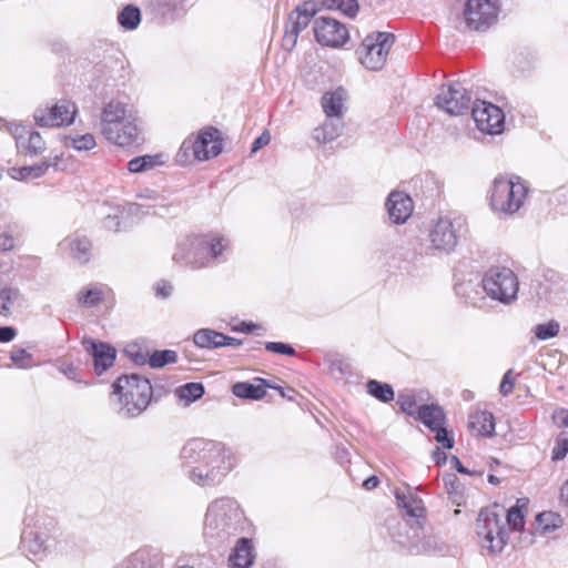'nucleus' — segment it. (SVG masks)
<instances>
[{
	"mask_svg": "<svg viewBox=\"0 0 568 568\" xmlns=\"http://www.w3.org/2000/svg\"><path fill=\"white\" fill-rule=\"evenodd\" d=\"M436 433L435 439L444 448L452 449L454 447V439L449 436L448 430L444 427V425L435 428Z\"/></svg>",
	"mask_w": 568,
	"mask_h": 568,
	"instance_id": "5fc2aeb1",
	"label": "nucleus"
},
{
	"mask_svg": "<svg viewBox=\"0 0 568 568\" xmlns=\"http://www.w3.org/2000/svg\"><path fill=\"white\" fill-rule=\"evenodd\" d=\"M388 530L393 540L407 549L410 555H433L440 552L444 548L439 538L427 531L422 523L396 520L395 525L389 523Z\"/></svg>",
	"mask_w": 568,
	"mask_h": 568,
	"instance_id": "423d86ee",
	"label": "nucleus"
},
{
	"mask_svg": "<svg viewBox=\"0 0 568 568\" xmlns=\"http://www.w3.org/2000/svg\"><path fill=\"white\" fill-rule=\"evenodd\" d=\"M397 404L399 405V408L403 413H406L407 415H417V412L415 410L416 407V398L413 394L409 393H399L397 396Z\"/></svg>",
	"mask_w": 568,
	"mask_h": 568,
	"instance_id": "8fccbe9b",
	"label": "nucleus"
},
{
	"mask_svg": "<svg viewBox=\"0 0 568 568\" xmlns=\"http://www.w3.org/2000/svg\"><path fill=\"white\" fill-rule=\"evenodd\" d=\"M138 197L141 200L158 201L159 194L153 190L143 189L138 193Z\"/></svg>",
	"mask_w": 568,
	"mask_h": 568,
	"instance_id": "0e129e2a",
	"label": "nucleus"
},
{
	"mask_svg": "<svg viewBox=\"0 0 568 568\" xmlns=\"http://www.w3.org/2000/svg\"><path fill=\"white\" fill-rule=\"evenodd\" d=\"M388 216L394 224H403L413 213V200L408 194L400 191L389 193L386 201Z\"/></svg>",
	"mask_w": 568,
	"mask_h": 568,
	"instance_id": "4be33fe9",
	"label": "nucleus"
},
{
	"mask_svg": "<svg viewBox=\"0 0 568 568\" xmlns=\"http://www.w3.org/2000/svg\"><path fill=\"white\" fill-rule=\"evenodd\" d=\"M326 121L323 125L315 128L313 131V138L318 143H327L337 139L344 128L343 118L339 116H326Z\"/></svg>",
	"mask_w": 568,
	"mask_h": 568,
	"instance_id": "cd10ccee",
	"label": "nucleus"
},
{
	"mask_svg": "<svg viewBox=\"0 0 568 568\" xmlns=\"http://www.w3.org/2000/svg\"><path fill=\"white\" fill-rule=\"evenodd\" d=\"M468 427L477 436L491 437L495 432L494 415L486 410L476 412L469 416Z\"/></svg>",
	"mask_w": 568,
	"mask_h": 568,
	"instance_id": "c85d7f7f",
	"label": "nucleus"
},
{
	"mask_svg": "<svg viewBox=\"0 0 568 568\" xmlns=\"http://www.w3.org/2000/svg\"><path fill=\"white\" fill-rule=\"evenodd\" d=\"M345 101V91L337 89L333 92H326L322 97V108L326 116H339L343 118Z\"/></svg>",
	"mask_w": 568,
	"mask_h": 568,
	"instance_id": "7c9ffc66",
	"label": "nucleus"
},
{
	"mask_svg": "<svg viewBox=\"0 0 568 568\" xmlns=\"http://www.w3.org/2000/svg\"><path fill=\"white\" fill-rule=\"evenodd\" d=\"M204 386L202 383H186L174 390L175 396L183 406H189L204 395Z\"/></svg>",
	"mask_w": 568,
	"mask_h": 568,
	"instance_id": "72a5a7b5",
	"label": "nucleus"
},
{
	"mask_svg": "<svg viewBox=\"0 0 568 568\" xmlns=\"http://www.w3.org/2000/svg\"><path fill=\"white\" fill-rule=\"evenodd\" d=\"M27 529L21 535V549L27 556H33L32 560L42 559L47 554L52 552L57 547L55 524L53 519L48 523L37 520L34 527L31 528V519L26 518Z\"/></svg>",
	"mask_w": 568,
	"mask_h": 568,
	"instance_id": "1a4fd4ad",
	"label": "nucleus"
},
{
	"mask_svg": "<svg viewBox=\"0 0 568 568\" xmlns=\"http://www.w3.org/2000/svg\"><path fill=\"white\" fill-rule=\"evenodd\" d=\"M316 13V4L313 1H305L288 16L283 37V47L292 50L297 42L300 32L306 29Z\"/></svg>",
	"mask_w": 568,
	"mask_h": 568,
	"instance_id": "a211bd4d",
	"label": "nucleus"
},
{
	"mask_svg": "<svg viewBox=\"0 0 568 568\" xmlns=\"http://www.w3.org/2000/svg\"><path fill=\"white\" fill-rule=\"evenodd\" d=\"M190 480L199 486H214L226 476L232 462L225 445L204 438L189 440L181 450Z\"/></svg>",
	"mask_w": 568,
	"mask_h": 568,
	"instance_id": "f257e3e1",
	"label": "nucleus"
},
{
	"mask_svg": "<svg viewBox=\"0 0 568 568\" xmlns=\"http://www.w3.org/2000/svg\"><path fill=\"white\" fill-rule=\"evenodd\" d=\"M536 520L542 534L551 532L562 525V518L552 511L538 514Z\"/></svg>",
	"mask_w": 568,
	"mask_h": 568,
	"instance_id": "ea45409f",
	"label": "nucleus"
},
{
	"mask_svg": "<svg viewBox=\"0 0 568 568\" xmlns=\"http://www.w3.org/2000/svg\"><path fill=\"white\" fill-rule=\"evenodd\" d=\"M433 456H434V459L437 465H442V464L446 463L447 455L445 452L440 450L439 448H436Z\"/></svg>",
	"mask_w": 568,
	"mask_h": 568,
	"instance_id": "338daca9",
	"label": "nucleus"
},
{
	"mask_svg": "<svg viewBox=\"0 0 568 568\" xmlns=\"http://www.w3.org/2000/svg\"><path fill=\"white\" fill-rule=\"evenodd\" d=\"M568 454V436H559L551 452L552 460H562Z\"/></svg>",
	"mask_w": 568,
	"mask_h": 568,
	"instance_id": "3c124183",
	"label": "nucleus"
},
{
	"mask_svg": "<svg viewBox=\"0 0 568 568\" xmlns=\"http://www.w3.org/2000/svg\"><path fill=\"white\" fill-rule=\"evenodd\" d=\"M160 163V155H142L130 160L128 162V169L132 173H140L148 171Z\"/></svg>",
	"mask_w": 568,
	"mask_h": 568,
	"instance_id": "a19ab883",
	"label": "nucleus"
},
{
	"mask_svg": "<svg viewBox=\"0 0 568 568\" xmlns=\"http://www.w3.org/2000/svg\"><path fill=\"white\" fill-rule=\"evenodd\" d=\"M395 497L398 507L405 511V516L402 520H409L410 524H420L425 515V506L422 498L410 489L395 491Z\"/></svg>",
	"mask_w": 568,
	"mask_h": 568,
	"instance_id": "412c9836",
	"label": "nucleus"
},
{
	"mask_svg": "<svg viewBox=\"0 0 568 568\" xmlns=\"http://www.w3.org/2000/svg\"><path fill=\"white\" fill-rule=\"evenodd\" d=\"M51 165H53V163L50 160H44L33 165L12 168L10 172L12 179L26 181L44 175Z\"/></svg>",
	"mask_w": 568,
	"mask_h": 568,
	"instance_id": "2f4dec72",
	"label": "nucleus"
},
{
	"mask_svg": "<svg viewBox=\"0 0 568 568\" xmlns=\"http://www.w3.org/2000/svg\"><path fill=\"white\" fill-rule=\"evenodd\" d=\"M82 345L93 359L97 375L103 374L114 364L116 351L111 345L92 338H84Z\"/></svg>",
	"mask_w": 568,
	"mask_h": 568,
	"instance_id": "aec40b11",
	"label": "nucleus"
},
{
	"mask_svg": "<svg viewBox=\"0 0 568 568\" xmlns=\"http://www.w3.org/2000/svg\"><path fill=\"white\" fill-rule=\"evenodd\" d=\"M16 334V329L12 326H0V343L11 342Z\"/></svg>",
	"mask_w": 568,
	"mask_h": 568,
	"instance_id": "052dcab7",
	"label": "nucleus"
},
{
	"mask_svg": "<svg viewBox=\"0 0 568 568\" xmlns=\"http://www.w3.org/2000/svg\"><path fill=\"white\" fill-rule=\"evenodd\" d=\"M471 115L476 126L487 134H499L504 130L505 114L497 105L477 100L473 103Z\"/></svg>",
	"mask_w": 568,
	"mask_h": 568,
	"instance_id": "dca6fc26",
	"label": "nucleus"
},
{
	"mask_svg": "<svg viewBox=\"0 0 568 568\" xmlns=\"http://www.w3.org/2000/svg\"><path fill=\"white\" fill-rule=\"evenodd\" d=\"M456 295L467 305L477 308L487 306L488 296L483 290V280L480 282L462 281L455 285Z\"/></svg>",
	"mask_w": 568,
	"mask_h": 568,
	"instance_id": "5701e85b",
	"label": "nucleus"
},
{
	"mask_svg": "<svg viewBox=\"0 0 568 568\" xmlns=\"http://www.w3.org/2000/svg\"><path fill=\"white\" fill-rule=\"evenodd\" d=\"M63 144L67 148H72L77 151H89L95 145V138L91 133L85 134H69L64 136Z\"/></svg>",
	"mask_w": 568,
	"mask_h": 568,
	"instance_id": "4c0bfd02",
	"label": "nucleus"
},
{
	"mask_svg": "<svg viewBox=\"0 0 568 568\" xmlns=\"http://www.w3.org/2000/svg\"><path fill=\"white\" fill-rule=\"evenodd\" d=\"M459 219L444 216L434 221L428 231L430 246L445 254L453 252L458 243V232L462 227Z\"/></svg>",
	"mask_w": 568,
	"mask_h": 568,
	"instance_id": "f8f14e48",
	"label": "nucleus"
},
{
	"mask_svg": "<svg viewBox=\"0 0 568 568\" xmlns=\"http://www.w3.org/2000/svg\"><path fill=\"white\" fill-rule=\"evenodd\" d=\"M172 292L173 286L169 282L161 281L155 286V293L159 297L166 298L172 294Z\"/></svg>",
	"mask_w": 568,
	"mask_h": 568,
	"instance_id": "13d9d810",
	"label": "nucleus"
},
{
	"mask_svg": "<svg viewBox=\"0 0 568 568\" xmlns=\"http://www.w3.org/2000/svg\"><path fill=\"white\" fill-rule=\"evenodd\" d=\"M63 245L68 247L71 257L79 263L85 264L90 261L92 244L87 236L73 234L63 241Z\"/></svg>",
	"mask_w": 568,
	"mask_h": 568,
	"instance_id": "bb28decb",
	"label": "nucleus"
},
{
	"mask_svg": "<svg viewBox=\"0 0 568 568\" xmlns=\"http://www.w3.org/2000/svg\"><path fill=\"white\" fill-rule=\"evenodd\" d=\"M262 384L254 385L247 382H237L232 386V393L234 396L244 399L258 400L265 397L266 388L281 389L275 385H272L268 381L258 378Z\"/></svg>",
	"mask_w": 568,
	"mask_h": 568,
	"instance_id": "a878e982",
	"label": "nucleus"
},
{
	"mask_svg": "<svg viewBox=\"0 0 568 568\" xmlns=\"http://www.w3.org/2000/svg\"><path fill=\"white\" fill-rule=\"evenodd\" d=\"M255 560L254 547L248 538H240L229 556V565L233 568H250Z\"/></svg>",
	"mask_w": 568,
	"mask_h": 568,
	"instance_id": "393cba45",
	"label": "nucleus"
},
{
	"mask_svg": "<svg viewBox=\"0 0 568 568\" xmlns=\"http://www.w3.org/2000/svg\"><path fill=\"white\" fill-rule=\"evenodd\" d=\"M10 358L14 363V365L21 369H28L33 366V356L24 348L13 349L10 353Z\"/></svg>",
	"mask_w": 568,
	"mask_h": 568,
	"instance_id": "49530a36",
	"label": "nucleus"
},
{
	"mask_svg": "<svg viewBox=\"0 0 568 568\" xmlns=\"http://www.w3.org/2000/svg\"><path fill=\"white\" fill-rule=\"evenodd\" d=\"M527 193L528 187L519 178L498 176L490 189V206L496 212L513 215L523 206Z\"/></svg>",
	"mask_w": 568,
	"mask_h": 568,
	"instance_id": "6e6552de",
	"label": "nucleus"
},
{
	"mask_svg": "<svg viewBox=\"0 0 568 568\" xmlns=\"http://www.w3.org/2000/svg\"><path fill=\"white\" fill-rule=\"evenodd\" d=\"M560 500L568 506V480L562 485L560 489Z\"/></svg>",
	"mask_w": 568,
	"mask_h": 568,
	"instance_id": "774afa93",
	"label": "nucleus"
},
{
	"mask_svg": "<svg viewBox=\"0 0 568 568\" xmlns=\"http://www.w3.org/2000/svg\"><path fill=\"white\" fill-rule=\"evenodd\" d=\"M150 209H152V206L150 205H144V204H141V203H131L129 204V212L131 214H150Z\"/></svg>",
	"mask_w": 568,
	"mask_h": 568,
	"instance_id": "680f3d73",
	"label": "nucleus"
},
{
	"mask_svg": "<svg viewBox=\"0 0 568 568\" xmlns=\"http://www.w3.org/2000/svg\"><path fill=\"white\" fill-rule=\"evenodd\" d=\"M21 293L18 288L6 287L0 291V315L10 316L12 314V307L17 301H19Z\"/></svg>",
	"mask_w": 568,
	"mask_h": 568,
	"instance_id": "58836bf2",
	"label": "nucleus"
},
{
	"mask_svg": "<svg viewBox=\"0 0 568 568\" xmlns=\"http://www.w3.org/2000/svg\"><path fill=\"white\" fill-rule=\"evenodd\" d=\"M178 361V354L172 349L154 351L149 357V365L153 368H161L166 364Z\"/></svg>",
	"mask_w": 568,
	"mask_h": 568,
	"instance_id": "37998d69",
	"label": "nucleus"
},
{
	"mask_svg": "<svg viewBox=\"0 0 568 568\" xmlns=\"http://www.w3.org/2000/svg\"><path fill=\"white\" fill-rule=\"evenodd\" d=\"M244 514L232 498L212 501L204 518L203 536L211 545L222 544L243 529Z\"/></svg>",
	"mask_w": 568,
	"mask_h": 568,
	"instance_id": "7ed1b4c3",
	"label": "nucleus"
},
{
	"mask_svg": "<svg viewBox=\"0 0 568 568\" xmlns=\"http://www.w3.org/2000/svg\"><path fill=\"white\" fill-rule=\"evenodd\" d=\"M60 373L65 375L69 379L77 381V368L71 364H63L59 367Z\"/></svg>",
	"mask_w": 568,
	"mask_h": 568,
	"instance_id": "e2e57ef3",
	"label": "nucleus"
},
{
	"mask_svg": "<svg viewBox=\"0 0 568 568\" xmlns=\"http://www.w3.org/2000/svg\"><path fill=\"white\" fill-rule=\"evenodd\" d=\"M225 335L210 328L199 329L194 336V344L201 348L223 347Z\"/></svg>",
	"mask_w": 568,
	"mask_h": 568,
	"instance_id": "473e14b6",
	"label": "nucleus"
},
{
	"mask_svg": "<svg viewBox=\"0 0 568 568\" xmlns=\"http://www.w3.org/2000/svg\"><path fill=\"white\" fill-rule=\"evenodd\" d=\"M118 398L116 413L122 418H135L150 405L153 388L150 381L138 374L121 375L112 385Z\"/></svg>",
	"mask_w": 568,
	"mask_h": 568,
	"instance_id": "39448f33",
	"label": "nucleus"
},
{
	"mask_svg": "<svg viewBox=\"0 0 568 568\" xmlns=\"http://www.w3.org/2000/svg\"><path fill=\"white\" fill-rule=\"evenodd\" d=\"M504 516H506V526H509L516 531L524 529V514L519 507H511L509 510L505 511Z\"/></svg>",
	"mask_w": 568,
	"mask_h": 568,
	"instance_id": "a18cd8bd",
	"label": "nucleus"
},
{
	"mask_svg": "<svg viewBox=\"0 0 568 568\" xmlns=\"http://www.w3.org/2000/svg\"><path fill=\"white\" fill-rule=\"evenodd\" d=\"M101 300L102 293L97 287L89 288L78 294V302L85 307H92L99 304Z\"/></svg>",
	"mask_w": 568,
	"mask_h": 568,
	"instance_id": "de8ad7c7",
	"label": "nucleus"
},
{
	"mask_svg": "<svg viewBox=\"0 0 568 568\" xmlns=\"http://www.w3.org/2000/svg\"><path fill=\"white\" fill-rule=\"evenodd\" d=\"M265 349L272 353H277L287 356L295 355L294 347L290 344H285L282 342H266Z\"/></svg>",
	"mask_w": 568,
	"mask_h": 568,
	"instance_id": "864d4df0",
	"label": "nucleus"
},
{
	"mask_svg": "<svg viewBox=\"0 0 568 568\" xmlns=\"http://www.w3.org/2000/svg\"><path fill=\"white\" fill-rule=\"evenodd\" d=\"M115 568H152L151 552L149 549H139L124 558Z\"/></svg>",
	"mask_w": 568,
	"mask_h": 568,
	"instance_id": "f704fd0d",
	"label": "nucleus"
},
{
	"mask_svg": "<svg viewBox=\"0 0 568 568\" xmlns=\"http://www.w3.org/2000/svg\"><path fill=\"white\" fill-rule=\"evenodd\" d=\"M271 141V134L268 131H264L258 138H256L252 144L251 153H255L262 146L267 145Z\"/></svg>",
	"mask_w": 568,
	"mask_h": 568,
	"instance_id": "bf43d9fd",
	"label": "nucleus"
},
{
	"mask_svg": "<svg viewBox=\"0 0 568 568\" xmlns=\"http://www.w3.org/2000/svg\"><path fill=\"white\" fill-rule=\"evenodd\" d=\"M443 480L447 494L450 495L454 500L463 496V485L454 474L444 476Z\"/></svg>",
	"mask_w": 568,
	"mask_h": 568,
	"instance_id": "09e8293b",
	"label": "nucleus"
},
{
	"mask_svg": "<svg viewBox=\"0 0 568 568\" xmlns=\"http://www.w3.org/2000/svg\"><path fill=\"white\" fill-rule=\"evenodd\" d=\"M560 324L556 320H550L547 323L538 324L532 328L535 336L539 341L554 338L559 334Z\"/></svg>",
	"mask_w": 568,
	"mask_h": 568,
	"instance_id": "c03bdc74",
	"label": "nucleus"
},
{
	"mask_svg": "<svg viewBox=\"0 0 568 568\" xmlns=\"http://www.w3.org/2000/svg\"><path fill=\"white\" fill-rule=\"evenodd\" d=\"M16 246V239L9 233H0V251L7 252L13 250Z\"/></svg>",
	"mask_w": 568,
	"mask_h": 568,
	"instance_id": "4d7b16f0",
	"label": "nucleus"
},
{
	"mask_svg": "<svg viewBox=\"0 0 568 568\" xmlns=\"http://www.w3.org/2000/svg\"><path fill=\"white\" fill-rule=\"evenodd\" d=\"M138 118L126 103L111 100L101 111L100 133L111 143L131 145L139 140Z\"/></svg>",
	"mask_w": 568,
	"mask_h": 568,
	"instance_id": "20e7f679",
	"label": "nucleus"
},
{
	"mask_svg": "<svg viewBox=\"0 0 568 568\" xmlns=\"http://www.w3.org/2000/svg\"><path fill=\"white\" fill-rule=\"evenodd\" d=\"M181 151H192L196 160L205 161L217 156L222 152L220 132L217 129L209 128L202 131L196 139L185 140L181 145Z\"/></svg>",
	"mask_w": 568,
	"mask_h": 568,
	"instance_id": "f3484780",
	"label": "nucleus"
},
{
	"mask_svg": "<svg viewBox=\"0 0 568 568\" xmlns=\"http://www.w3.org/2000/svg\"><path fill=\"white\" fill-rule=\"evenodd\" d=\"M313 31L316 41L323 45L337 48L348 40L346 27L333 18H317L314 22Z\"/></svg>",
	"mask_w": 568,
	"mask_h": 568,
	"instance_id": "6ab92c4d",
	"label": "nucleus"
},
{
	"mask_svg": "<svg viewBox=\"0 0 568 568\" xmlns=\"http://www.w3.org/2000/svg\"><path fill=\"white\" fill-rule=\"evenodd\" d=\"M394 41V34L388 32L368 34L356 50L361 64L371 71L381 70Z\"/></svg>",
	"mask_w": 568,
	"mask_h": 568,
	"instance_id": "9b49d317",
	"label": "nucleus"
},
{
	"mask_svg": "<svg viewBox=\"0 0 568 568\" xmlns=\"http://www.w3.org/2000/svg\"><path fill=\"white\" fill-rule=\"evenodd\" d=\"M323 6L328 10H339L349 18L355 17L359 8L356 0H323Z\"/></svg>",
	"mask_w": 568,
	"mask_h": 568,
	"instance_id": "79ce46f5",
	"label": "nucleus"
},
{
	"mask_svg": "<svg viewBox=\"0 0 568 568\" xmlns=\"http://www.w3.org/2000/svg\"><path fill=\"white\" fill-rule=\"evenodd\" d=\"M555 418L558 419V424L560 427H568V410L567 409L556 410Z\"/></svg>",
	"mask_w": 568,
	"mask_h": 568,
	"instance_id": "69168bd1",
	"label": "nucleus"
},
{
	"mask_svg": "<svg viewBox=\"0 0 568 568\" xmlns=\"http://www.w3.org/2000/svg\"><path fill=\"white\" fill-rule=\"evenodd\" d=\"M77 112L75 103L69 100H60L51 106H38L33 113V119L39 126L59 128L72 124Z\"/></svg>",
	"mask_w": 568,
	"mask_h": 568,
	"instance_id": "4468645a",
	"label": "nucleus"
},
{
	"mask_svg": "<svg viewBox=\"0 0 568 568\" xmlns=\"http://www.w3.org/2000/svg\"><path fill=\"white\" fill-rule=\"evenodd\" d=\"M123 214V210L119 206L116 207H113L112 209V212L109 213L104 220H103V225L106 230L109 231H119L120 230V219Z\"/></svg>",
	"mask_w": 568,
	"mask_h": 568,
	"instance_id": "603ef678",
	"label": "nucleus"
},
{
	"mask_svg": "<svg viewBox=\"0 0 568 568\" xmlns=\"http://www.w3.org/2000/svg\"><path fill=\"white\" fill-rule=\"evenodd\" d=\"M417 419L420 420L430 430H435L445 423V413L443 408L435 404H424L417 409Z\"/></svg>",
	"mask_w": 568,
	"mask_h": 568,
	"instance_id": "c756f323",
	"label": "nucleus"
},
{
	"mask_svg": "<svg viewBox=\"0 0 568 568\" xmlns=\"http://www.w3.org/2000/svg\"><path fill=\"white\" fill-rule=\"evenodd\" d=\"M229 240L221 235H195L179 243L173 261L192 270L213 267L225 261Z\"/></svg>",
	"mask_w": 568,
	"mask_h": 568,
	"instance_id": "f03ea898",
	"label": "nucleus"
},
{
	"mask_svg": "<svg viewBox=\"0 0 568 568\" xmlns=\"http://www.w3.org/2000/svg\"><path fill=\"white\" fill-rule=\"evenodd\" d=\"M511 374H513V369L507 371L501 379V383L499 386V392L504 396L509 395L514 389L515 381L511 377Z\"/></svg>",
	"mask_w": 568,
	"mask_h": 568,
	"instance_id": "6e6d98bb",
	"label": "nucleus"
},
{
	"mask_svg": "<svg viewBox=\"0 0 568 568\" xmlns=\"http://www.w3.org/2000/svg\"><path fill=\"white\" fill-rule=\"evenodd\" d=\"M498 12V0H467L464 18L470 30L486 31L497 21Z\"/></svg>",
	"mask_w": 568,
	"mask_h": 568,
	"instance_id": "ddd939ff",
	"label": "nucleus"
},
{
	"mask_svg": "<svg viewBox=\"0 0 568 568\" xmlns=\"http://www.w3.org/2000/svg\"><path fill=\"white\" fill-rule=\"evenodd\" d=\"M518 288V277L509 267L491 266L483 275L485 294L504 305H509L517 298Z\"/></svg>",
	"mask_w": 568,
	"mask_h": 568,
	"instance_id": "9d476101",
	"label": "nucleus"
},
{
	"mask_svg": "<svg viewBox=\"0 0 568 568\" xmlns=\"http://www.w3.org/2000/svg\"><path fill=\"white\" fill-rule=\"evenodd\" d=\"M505 509L498 504L481 509L476 527L477 535L483 539V548L488 549L490 552H500L508 540V530L503 521Z\"/></svg>",
	"mask_w": 568,
	"mask_h": 568,
	"instance_id": "0eeeda50",
	"label": "nucleus"
},
{
	"mask_svg": "<svg viewBox=\"0 0 568 568\" xmlns=\"http://www.w3.org/2000/svg\"><path fill=\"white\" fill-rule=\"evenodd\" d=\"M366 392L383 403H389L395 397V392L390 384L382 383L376 379H368L366 383Z\"/></svg>",
	"mask_w": 568,
	"mask_h": 568,
	"instance_id": "c9c22d12",
	"label": "nucleus"
},
{
	"mask_svg": "<svg viewBox=\"0 0 568 568\" xmlns=\"http://www.w3.org/2000/svg\"><path fill=\"white\" fill-rule=\"evenodd\" d=\"M119 24L126 30H134L141 22L140 9L134 4L125 6L118 16Z\"/></svg>",
	"mask_w": 568,
	"mask_h": 568,
	"instance_id": "e433bc0d",
	"label": "nucleus"
},
{
	"mask_svg": "<svg viewBox=\"0 0 568 568\" xmlns=\"http://www.w3.org/2000/svg\"><path fill=\"white\" fill-rule=\"evenodd\" d=\"M435 103L450 115H462L471 108V95L459 82H454L442 85Z\"/></svg>",
	"mask_w": 568,
	"mask_h": 568,
	"instance_id": "2eb2a0df",
	"label": "nucleus"
},
{
	"mask_svg": "<svg viewBox=\"0 0 568 568\" xmlns=\"http://www.w3.org/2000/svg\"><path fill=\"white\" fill-rule=\"evenodd\" d=\"M14 139L18 150L24 154L38 155L45 150V142L37 131L22 128L21 132H18L17 129Z\"/></svg>",
	"mask_w": 568,
	"mask_h": 568,
	"instance_id": "b1692460",
	"label": "nucleus"
}]
</instances>
